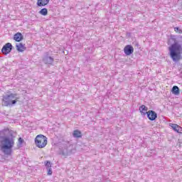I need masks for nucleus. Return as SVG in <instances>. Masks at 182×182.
Here are the masks:
<instances>
[{"instance_id": "10", "label": "nucleus", "mask_w": 182, "mask_h": 182, "mask_svg": "<svg viewBox=\"0 0 182 182\" xmlns=\"http://www.w3.org/2000/svg\"><path fill=\"white\" fill-rule=\"evenodd\" d=\"M169 126L173 129L176 133L182 134V127L178 126L177 124H170Z\"/></svg>"}, {"instance_id": "19", "label": "nucleus", "mask_w": 182, "mask_h": 182, "mask_svg": "<svg viewBox=\"0 0 182 182\" xmlns=\"http://www.w3.org/2000/svg\"><path fill=\"white\" fill-rule=\"evenodd\" d=\"M23 141H25L23 140V139H22V137L18 138V147L22 146V144H23Z\"/></svg>"}, {"instance_id": "2", "label": "nucleus", "mask_w": 182, "mask_h": 182, "mask_svg": "<svg viewBox=\"0 0 182 182\" xmlns=\"http://www.w3.org/2000/svg\"><path fill=\"white\" fill-rule=\"evenodd\" d=\"M8 133H9L8 129L0 131L1 150L6 156H11L15 141H14V138L8 137Z\"/></svg>"}, {"instance_id": "12", "label": "nucleus", "mask_w": 182, "mask_h": 182, "mask_svg": "<svg viewBox=\"0 0 182 182\" xmlns=\"http://www.w3.org/2000/svg\"><path fill=\"white\" fill-rule=\"evenodd\" d=\"M14 40L16 42H21V41H23V35H22V33L20 32L16 33L14 36Z\"/></svg>"}, {"instance_id": "11", "label": "nucleus", "mask_w": 182, "mask_h": 182, "mask_svg": "<svg viewBox=\"0 0 182 182\" xmlns=\"http://www.w3.org/2000/svg\"><path fill=\"white\" fill-rule=\"evenodd\" d=\"M147 110H149V107H146V105H142L139 107V112L141 114V116H146V114H147V113H149V112H147Z\"/></svg>"}, {"instance_id": "13", "label": "nucleus", "mask_w": 182, "mask_h": 182, "mask_svg": "<svg viewBox=\"0 0 182 182\" xmlns=\"http://www.w3.org/2000/svg\"><path fill=\"white\" fill-rule=\"evenodd\" d=\"M16 47L18 52H23L24 50H26V47H25V45L22 43L16 44Z\"/></svg>"}, {"instance_id": "21", "label": "nucleus", "mask_w": 182, "mask_h": 182, "mask_svg": "<svg viewBox=\"0 0 182 182\" xmlns=\"http://www.w3.org/2000/svg\"><path fill=\"white\" fill-rule=\"evenodd\" d=\"M47 171H48V176H52V173H53L52 168H47Z\"/></svg>"}, {"instance_id": "6", "label": "nucleus", "mask_w": 182, "mask_h": 182, "mask_svg": "<svg viewBox=\"0 0 182 182\" xmlns=\"http://www.w3.org/2000/svg\"><path fill=\"white\" fill-rule=\"evenodd\" d=\"M42 61L45 65H53L55 58L49 55V52H46L43 56Z\"/></svg>"}, {"instance_id": "17", "label": "nucleus", "mask_w": 182, "mask_h": 182, "mask_svg": "<svg viewBox=\"0 0 182 182\" xmlns=\"http://www.w3.org/2000/svg\"><path fill=\"white\" fill-rule=\"evenodd\" d=\"M38 14H40V15H43V16H46V15H48V9H42L41 11H39Z\"/></svg>"}, {"instance_id": "14", "label": "nucleus", "mask_w": 182, "mask_h": 182, "mask_svg": "<svg viewBox=\"0 0 182 182\" xmlns=\"http://www.w3.org/2000/svg\"><path fill=\"white\" fill-rule=\"evenodd\" d=\"M50 0H38L37 6H46Z\"/></svg>"}, {"instance_id": "8", "label": "nucleus", "mask_w": 182, "mask_h": 182, "mask_svg": "<svg viewBox=\"0 0 182 182\" xmlns=\"http://www.w3.org/2000/svg\"><path fill=\"white\" fill-rule=\"evenodd\" d=\"M146 116H147L149 120H151V122H154V120H156V119H157V113L156 112H154V110L148 111Z\"/></svg>"}, {"instance_id": "7", "label": "nucleus", "mask_w": 182, "mask_h": 182, "mask_svg": "<svg viewBox=\"0 0 182 182\" xmlns=\"http://www.w3.org/2000/svg\"><path fill=\"white\" fill-rule=\"evenodd\" d=\"M13 48H14V46H12V44L11 43H7L1 48V53L3 55H6L9 53H11V52H12Z\"/></svg>"}, {"instance_id": "9", "label": "nucleus", "mask_w": 182, "mask_h": 182, "mask_svg": "<svg viewBox=\"0 0 182 182\" xmlns=\"http://www.w3.org/2000/svg\"><path fill=\"white\" fill-rule=\"evenodd\" d=\"M124 52L127 56H130L134 52V48L132 45H127L124 47Z\"/></svg>"}, {"instance_id": "3", "label": "nucleus", "mask_w": 182, "mask_h": 182, "mask_svg": "<svg viewBox=\"0 0 182 182\" xmlns=\"http://www.w3.org/2000/svg\"><path fill=\"white\" fill-rule=\"evenodd\" d=\"M75 152L76 148H75V146L69 141H64L62 144L61 148H60V154H62V156H70Z\"/></svg>"}, {"instance_id": "15", "label": "nucleus", "mask_w": 182, "mask_h": 182, "mask_svg": "<svg viewBox=\"0 0 182 182\" xmlns=\"http://www.w3.org/2000/svg\"><path fill=\"white\" fill-rule=\"evenodd\" d=\"M171 92L173 95H175V96H178V95H180V88H178V86L174 85L172 87Z\"/></svg>"}, {"instance_id": "1", "label": "nucleus", "mask_w": 182, "mask_h": 182, "mask_svg": "<svg viewBox=\"0 0 182 182\" xmlns=\"http://www.w3.org/2000/svg\"><path fill=\"white\" fill-rule=\"evenodd\" d=\"M167 44L168 53L173 62H179L182 59V36L171 35Z\"/></svg>"}, {"instance_id": "4", "label": "nucleus", "mask_w": 182, "mask_h": 182, "mask_svg": "<svg viewBox=\"0 0 182 182\" xmlns=\"http://www.w3.org/2000/svg\"><path fill=\"white\" fill-rule=\"evenodd\" d=\"M16 96H18V94L14 93L3 95V106H6V107H12V106H15V105H16V102L19 100V97H17Z\"/></svg>"}, {"instance_id": "16", "label": "nucleus", "mask_w": 182, "mask_h": 182, "mask_svg": "<svg viewBox=\"0 0 182 182\" xmlns=\"http://www.w3.org/2000/svg\"><path fill=\"white\" fill-rule=\"evenodd\" d=\"M73 137H75V139H81L82 132H80V130L75 129L73 133Z\"/></svg>"}, {"instance_id": "5", "label": "nucleus", "mask_w": 182, "mask_h": 182, "mask_svg": "<svg viewBox=\"0 0 182 182\" xmlns=\"http://www.w3.org/2000/svg\"><path fill=\"white\" fill-rule=\"evenodd\" d=\"M35 143L38 149H43V147H46V144H48V138L43 134L37 135L35 139Z\"/></svg>"}, {"instance_id": "20", "label": "nucleus", "mask_w": 182, "mask_h": 182, "mask_svg": "<svg viewBox=\"0 0 182 182\" xmlns=\"http://www.w3.org/2000/svg\"><path fill=\"white\" fill-rule=\"evenodd\" d=\"M174 31H175V32H176L177 33H182L181 29H180V28H178V27H175V28H174Z\"/></svg>"}, {"instance_id": "18", "label": "nucleus", "mask_w": 182, "mask_h": 182, "mask_svg": "<svg viewBox=\"0 0 182 182\" xmlns=\"http://www.w3.org/2000/svg\"><path fill=\"white\" fill-rule=\"evenodd\" d=\"M45 166H46V167L47 169H48V168H51V167H52V163H50V161H46L45 162Z\"/></svg>"}]
</instances>
